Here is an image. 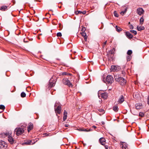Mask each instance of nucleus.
<instances>
[{"mask_svg":"<svg viewBox=\"0 0 149 149\" xmlns=\"http://www.w3.org/2000/svg\"><path fill=\"white\" fill-rule=\"evenodd\" d=\"M59 27L61 28V24H59Z\"/></svg>","mask_w":149,"mask_h":149,"instance_id":"nucleus-54","label":"nucleus"},{"mask_svg":"<svg viewBox=\"0 0 149 149\" xmlns=\"http://www.w3.org/2000/svg\"><path fill=\"white\" fill-rule=\"evenodd\" d=\"M71 74L68 73L67 72H63L62 73V75H70Z\"/></svg>","mask_w":149,"mask_h":149,"instance_id":"nucleus-34","label":"nucleus"},{"mask_svg":"<svg viewBox=\"0 0 149 149\" xmlns=\"http://www.w3.org/2000/svg\"><path fill=\"white\" fill-rule=\"evenodd\" d=\"M113 110L115 112H117L118 110V107L117 106H114L113 107Z\"/></svg>","mask_w":149,"mask_h":149,"instance_id":"nucleus-25","label":"nucleus"},{"mask_svg":"<svg viewBox=\"0 0 149 149\" xmlns=\"http://www.w3.org/2000/svg\"><path fill=\"white\" fill-rule=\"evenodd\" d=\"M12 132L11 131H6L5 132L2 133L0 134L1 136L3 138H5L6 137H9L10 135H11Z\"/></svg>","mask_w":149,"mask_h":149,"instance_id":"nucleus-5","label":"nucleus"},{"mask_svg":"<svg viewBox=\"0 0 149 149\" xmlns=\"http://www.w3.org/2000/svg\"><path fill=\"white\" fill-rule=\"evenodd\" d=\"M107 43V41H105L103 43V47H104V46L106 45V43Z\"/></svg>","mask_w":149,"mask_h":149,"instance_id":"nucleus-44","label":"nucleus"},{"mask_svg":"<svg viewBox=\"0 0 149 149\" xmlns=\"http://www.w3.org/2000/svg\"><path fill=\"white\" fill-rule=\"evenodd\" d=\"M136 12L138 15H141L144 14V11L142 8H139L137 9Z\"/></svg>","mask_w":149,"mask_h":149,"instance_id":"nucleus-9","label":"nucleus"},{"mask_svg":"<svg viewBox=\"0 0 149 149\" xmlns=\"http://www.w3.org/2000/svg\"><path fill=\"white\" fill-rule=\"evenodd\" d=\"M56 35L57 37H61L62 36V34L61 32H58L57 33Z\"/></svg>","mask_w":149,"mask_h":149,"instance_id":"nucleus-38","label":"nucleus"},{"mask_svg":"<svg viewBox=\"0 0 149 149\" xmlns=\"http://www.w3.org/2000/svg\"><path fill=\"white\" fill-rule=\"evenodd\" d=\"M33 125L32 123H29L27 127L28 132H29L33 128Z\"/></svg>","mask_w":149,"mask_h":149,"instance_id":"nucleus-14","label":"nucleus"},{"mask_svg":"<svg viewBox=\"0 0 149 149\" xmlns=\"http://www.w3.org/2000/svg\"><path fill=\"white\" fill-rule=\"evenodd\" d=\"M130 28V29H134V27L133 25L132 24H130L129 26Z\"/></svg>","mask_w":149,"mask_h":149,"instance_id":"nucleus-42","label":"nucleus"},{"mask_svg":"<svg viewBox=\"0 0 149 149\" xmlns=\"http://www.w3.org/2000/svg\"><path fill=\"white\" fill-rule=\"evenodd\" d=\"M147 104L149 105V96L148 97Z\"/></svg>","mask_w":149,"mask_h":149,"instance_id":"nucleus-45","label":"nucleus"},{"mask_svg":"<svg viewBox=\"0 0 149 149\" xmlns=\"http://www.w3.org/2000/svg\"><path fill=\"white\" fill-rule=\"evenodd\" d=\"M113 79L111 75H108L107 77L106 80L109 84H111L113 81Z\"/></svg>","mask_w":149,"mask_h":149,"instance_id":"nucleus-6","label":"nucleus"},{"mask_svg":"<svg viewBox=\"0 0 149 149\" xmlns=\"http://www.w3.org/2000/svg\"><path fill=\"white\" fill-rule=\"evenodd\" d=\"M81 34L82 36L84 37L85 41H86L87 38V36L86 35V33L85 32H82L81 33Z\"/></svg>","mask_w":149,"mask_h":149,"instance_id":"nucleus-21","label":"nucleus"},{"mask_svg":"<svg viewBox=\"0 0 149 149\" xmlns=\"http://www.w3.org/2000/svg\"><path fill=\"white\" fill-rule=\"evenodd\" d=\"M122 74H123L124 75V74H125V72L123 71H122Z\"/></svg>","mask_w":149,"mask_h":149,"instance_id":"nucleus-53","label":"nucleus"},{"mask_svg":"<svg viewBox=\"0 0 149 149\" xmlns=\"http://www.w3.org/2000/svg\"><path fill=\"white\" fill-rule=\"evenodd\" d=\"M85 27H83L81 31L82 32H85Z\"/></svg>","mask_w":149,"mask_h":149,"instance_id":"nucleus-43","label":"nucleus"},{"mask_svg":"<svg viewBox=\"0 0 149 149\" xmlns=\"http://www.w3.org/2000/svg\"><path fill=\"white\" fill-rule=\"evenodd\" d=\"M132 58V56L131 55H128L126 56L127 61H130Z\"/></svg>","mask_w":149,"mask_h":149,"instance_id":"nucleus-26","label":"nucleus"},{"mask_svg":"<svg viewBox=\"0 0 149 149\" xmlns=\"http://www.w3.org/2000/svg\"><path fill=\"white\" fill-rule=\"evenodd\" d=\"M114 78L116 81L119 82L121 85H124L126 84V80L123 77H120L118 75H115Z\"/></svg>","mask_w":149,"mask_h":149,"instance_id":"nucleus-1","label":"nucleus"},{"mask_svg":"<svg viewBox=\"0 0 149 149\" xmlns=\"http://www.w3.org/2000/svg\"><path fill=\"white\" fill-rule=\"evenodd\" d=\"M57 80V78L55 76H53L50 79L48 84V88L50 89L55 85Z\"/></svg>","mask_w":149,"mask_h":149,"instance_id":"nucleus-2","label":"nucleus"},{"mask_svg":"<svg viewBox=\"0 0 149 149\" xmlns=\"http://www.w3.org/2000/svg\"><path fill=\"white\" fill-rule=\"evenodd\" d=\"M105 139L104 138H101L99 139V141L100 144L102 145H104L105 144Z\"/></svg>","mask_w":149,"mask_h":149,"instance_id":"nucleus-18","label":"nucleus"},{"mask_svg":"<svg viewBox=\"0 0 149 149\" xmlns=\"http://www.w3.org/2000/svg\"><path fill=\"white\" fill-rule=\"evenodd\" d=\"M26 96V94L24 92H22L21 94V96L22 97H24Z\"/></svg>","mask_w":149,"mask_h":149,"instance_id":"nucleus-30","label":"nucleus"},{"mask_svg":"<svg viewBox=\"0 0 149 149\" xmlns=\"http://www.w3.org/2000/svg\"><path fill=\"white\" fill-rule=\"evenodd\" d=\"M83 144H84V146H85V144L84 143H83Z\"/></svg>","mask_w":149,"mask_h":149,"instance_id":"nucleus-58","label":"nucleus"},{"mask_svg":"<svg viewBox=\"0 0 149 149\" xmlns=\"http://www.w3.org/2000/svg\"><path fill=\"white\" fill-rule=\"evenodd\" d=\"M67 113L65 110L64 111L63 113V120L65 121L67 119Z\"/></svg>","mask_w":149,"mask_h":149,"instance_id":"nucleus-22","label":"nucleus"},{"mask_svg":"<svg viewBox=\"0 0 149 149\" xmlns=\"http://www.w3.org/2000/svg\"><path fill=\"white\" fill-rule=\"evenodd\" d=\"M98 111L101 112H102V113H103V112H104V110L102 109H98Z\"/></svg>","mask_w":149,"mask_h":149,"instance_id":"nucleus-40","label":"nucleus"},{"mask_svg":"<svg viewBox=\"0 0 149 149\" xmlns=\"http://www.w3.org/2000/svg\"><path fill=\"white\" fill-rule=\"evenodd\" d=\"M56 116H58V115H57V114H56Z\"/></svg>","mask_w":149,"mask_h":149,"instance_id":"nucleus-59","label":"nucleus"},{"mask_svg":"<svg viewBox=\"0 0 149 149\" xmlns=\"http://www.w3.org/2000/svg\"><path fill=\"white\" fill-rule=\"evenodd\" d=\"M5 108V106L4 105L2 104L0 105V109L4 110Z\"/></svg>","mask_w":149,"mask_h":149,"instance_id":"nucleus-31","label":"nucleus"},{"mask_svg":"<svg viewBox=\"0 0 149 149\" xmlns=\"http://www.w3.org/2000/svg\"><path fill=\"white\" fill-rule=\"evenodd\" d=\"M7 144L4 141H0V148L1 149H6Z\"/></svg>","mask_w":149,"mask_h":149,"instance_id":"nucleus-8","label":"nucleus"},{"mask_svg":"<svg viewBox=\"0 0 149 149\" xmlns=\"http://www.w3.org/2000/svg\"><path fill=\"white\" fill-rule=\"evenodd\" d=\"M122 145L121 147L124 149H127V143L125 142H122L121 143Z\"/></svg>","mask_w":149,"mask_h":149,"instance_id":"nucleus-20","label":"nucleus"},{"mask_svg":"<svg viewBox=\"0 0 149 149\" xmlns=\"http://www.w3.org/2000/svg\"><path fill=\"white\" fill-rule=\"evenodd\" d=\"M135 107L136 109H142L143 107V105L141 103H136L135 104Z\"/></svg>","mask_w":149,"mask_h":149,"instance_id":"nucleus-15","label":"nucleus"},{"mask_svg":"<svg viewBox=\"0 0 149 149\" xmlns=\"http://www.w3.org/2000/svg\"><path fill=\"white\" fill-rule=\"evenodd\" d=\"M35 142H34V140H28L22 143V145L26 144V145H31L35 143Z\"/></svg>","mask_w":149,"mask_h":149,"instance_id":"nucleus-11","label":"nucleus"},{"mask_svg":"<svg viewBox=\"0 0 149 149\" xmlns=\"http://www.w3.org/2000/svg\"><path fill=\"white\" fill-rule=\"evenodd\" d=\"M2 112H0V113H1Z\"/></svg>","mask_w":149,"mask_h":149,"instance_id":"nucleus-60","label":"nucleus"},{"mask_svg":"<svg viewBox=\"0 0 149 149\" xmlns=\"http://www.w3.org/2000/svg\"><path fill=\"white\" fill-rule=\"evenodd\" d=\"M127 11V9H126L124 11H122L120 13L122 15H123Z\"/></svg>","mask_w":149,"mask_h":149,"instance_id":"nucleus-36","label":"nucleus"},{"mask_svg":"<svg viewBox=\"0 0 149 149\" xmlns=\"http://www.w3.org/2000/svg\"><path fill=\"white\" fill-rule=\"evenodd\" d=\"M78 130H79V131H85V132H87L88 131L86 129H84L82 128H79L77 129Z\"/></svg>","mask_w":149,"mask_h":149,"instance_id":"nucleus-28","label":"nucleus"},{"mask_svg":"<svg viewBox=\"0 0 149 149\" xmlns=\"http://www.w3.org/2000/svg\"><path fill=\"white\" fill-rule=\"evenodd\" d=\"M106 79H103V81L104 82V83H106Z\"/></svg>","mask_w":149,"mask_h":149,"instance_id":"nucleus-49","label":"nucleus"},{"mask_svg":"<svg viewBox=\"0 0 149 149\" xmlns=\"http://www.w3.org/2000/svg\"><path fill=\"white\" fill-rule=\"evenodd\" d=\"M114 16L116 17H118L119 16V15H118V14L117 13V12L116 11H114Z\"/></svg>","mask_w":149,"mask_h":149,"instance_id":"nucleus-32","label":"nucleus"},{"mask_svg":"<svg viewBox=\"0 0 149 149\" xmlns=\"http://www.w3.org/2000/svg\"><path fill=\"white\" fill-rule=\"evenodd\" d=\"M101 123H102V125H104L105 124V123L104 121H102L101 122Z\"/></svg>","mask_w":149,"mask_h":149,"instance_id":"nucleus-51","label":"nucleus"},{"mask_svg":"<svg viewBox=\"0 0 149 149\" xmlns=\"http://www.w3.org/2000/svg\"><path fill=\"white\" fill-rule=\"evenodd\" d=\"M24 42H28V41H26V40H25V39H24Z\"/></svg>","mask_w":149,"mask_h":149,"instance_id":"nucleus-55","label":"nucleus"},{"mask_svg":"<svg viewBox=\"0 0 149 149\" xmlns=\"http://www.w3.org/2000/svg\"><path fill=\"white\" fill-rule=\"evenodd\" d=\"M61 105H58L56 108H54V110L56 113L60 114L61 112Z\"/></svg>","mask_w":149,"mask_h":149,"instance_id":"nucleus-10","label":"nucleus"},{"mask_svg":"<svg viewBox=\"0 0 149 149\" xmlns=\"http://www.w3.org/2000/svg\"><path fill=\"white\" fill-rule=\"evenodd\" d=\"M24 42H28V41H26V40H25V39H24Z\"/></svg>","mask_w":149,"mask_h":149,"instance_id":"nucleus-56","label":"nucleus"},{"mask_svg":"<svg viewBox=\"0 0 149 149\" xmlns=\"http://www.w3.org/2000/svg\"><path fill=\"white\" fill-rule=\"evenodd\" d=\"M139 116L141 117H143L144 116V114L143 112H140L139 113Z\"/></svg>","mask_w":149,"mask_h":149,"instance_id":"nucleus-33","label":"nucleus"},{"mask_svg":"<svg viewBox=\"0 0 149 149\" xmlns=\"http://www.w3.org/2000/svg\"><path fill=\"white\" fill-rule=\"evenodd\" d=\"M86 11H84L83 12L81 11V13L83 14H85L86 13Z\"/></svg>","mask_w":149,"mask_h":149,"instance_id":"nucleus-46","label":"nucleus"},{"mask_svg":"<svg viewBox=\"0 0 149 149\" xmlns=\"http://www.w3.org/2000/svg\"><path fill=\"white\" fill-rule=\"evenodd\" d=\"M92 127L93 128H94V129H95V128H97L96 127V126H94V125Z\"/></svg>","mask_w":149,"mask_h":149,"instance_id":"nucleus-50","label":"nucleus"},{"mask_svg":"<svg viewBox=\"0 0 149 149\" xmlns=\"http://www.w3.org/2000/svg\"><path fill=\"white\" fill-rule=\"evenodd\" d=\"M132 51L131 50H128L127 52V54L129 55H131L132 54Z\"/></svg>","mask_w":149,"mask_h":149,"instance_id":"nucleus-29","label":"nucleus"},{"mask_svg":"<svg viewBox=\"0 0 149 149\" xmlns=\"http://www.w3.org/2000/svg\"><path fill=\"white\" fill-rule=\"evenodd\" d=\"M137 29L139 31H141V30H144L145 29V28L144 26H137Z\"/></svg>","mask_w":149,"mask_h":149,"instance_id":"nucleus-24","label":"nucleus"},{"mask_svg":"<svg viewBox=\"0 0 149 149\" xmlns=\"http://www.w3.org/2000/svg\"><path fill=\"white\" fill-rule=\"evenodd\" d=\"M125 100L124 97L122 95H121L118 99V104H122Z\"/></svg>","mask_w":149,"mask_h":149,"instance_id":"nucleus-12","label":"nucleus"},{"mask_svg":"<svg viewBox=\"0 0 149 149\" xmlns=\"http://www.w3.org/2000/svg\"><path fill=\"white\" fill-rule=\"evenodd\" d=\"M11 135H10L8 137V141L11 144H13V143H15V140L11 136Z\"/></svg>","mask_w":149,"mask_h":149,"instance_id":"nucleus-13","label":"nucleus"},{"mask_svg":"<svg viewBox=\"0 0 149 149\" xmlns=\"http://www.w3.org/2000/svg\"><path fill=\"white\" fill-rule=\"evenodd\" d=\"M57 104H60L59 102H56L54 104V107H55L57 106Z\"/></svg>","mask_w":149,"mask_h":149,"instance_id":"nucleus-41","label":"nucleus"},{"mask_svg":"<svg viewBox=\"0 0 149 149\" xmlns=\"http://www.w3.org/2000/svg\"><path fill=\"white\" fill-rule=\"evenodd\" d=\"M62 82L63 84L72 87L73 86L72 84L68 79H64L62 80Z\"/></svg>","mask_w":149,"mask_h":149,"instance_id":"nucleus-4","label":"nucleus"},{"mask_svg":"<svg viewBox=\"0 0 149 149\" xmlns=\"http://www.w3.org/2000/svg\"><path fill=\"white\" fill-rule=\"evenodd\" d=\"M44 134L45 135V136H48V134L47 133H45Z\"/></svg>","mask_w":149,"mask_h":149,"instance_id":"nucleus-48","label":"nucleus"},{"mask_svg":"<svg viewBox=\"0 0 149 149\" xmlns=\"http://www.w3.org/2000/svg\"><path fill=\"white\" fill-rule=\"evenodd\" d=\"M102 97L104 99H106L108 97V94L106 92H104L101 94Z\"/></svg>","mask_w":149,"mask_h":149,"instance_id":"nucleus-19","label":"nucleus"},{"mask_svg":"<svg viewBox=\"0 0 149 149\" xmlns=\"http://www.w3.org/2000/svg\"><path fill=\"white\" fill-rule=\"evenodd\" d=\"M68 125L67 124H65V126L66 127H68Z\"/></svg>","mask_w":149,"mask_h":149,"instance_id":"nucleus-52","label":"nucleus"},{"mask_svg":"<svg viewBox=\"0 0 149 149\" xmlns=\"http://www.w3.org/2000/svg\"><path fill=\"white\" fill-rule=\"evenodd\" d=\"M125 34L126 37L129 39H131L133 37V36L129 31L125 32Z\"/></svg>","mask_w":149,"mask_h":149,"instance_id":"nucleus-16","label":"nucleus"},{"mask_svg":"<svg viewBox=\"0 0 149 149\" xmlns=\"http://www.w3.org/2000/svg\"><path fill=\"white\" fill-rule=\"evenodd\" d=\"M121 69L120 67L117 65H112L111 67V70L112 71L117 72Z\"/></svg>","mask_w":149,"mask_h":149,"instance_id":"nucleus-7","label":"nucleus"},{"mask_svg":"<svg viewBox=\"0 0 149 149\" xmlns=\"http://www.w3.org/2000/svg\"><path fill=\"white\" fill-rule=\"evenodd\" d=\"M115 28L116 31L118 32H120L122 30V29L117 26H116Z\"/></svg>","mask_w":149,"mask_h":149,"instance_id":"nucleus-23","label":"nucleus"},{"mask_svg":"<svg viewBox=\"0 0 149 149\" xmlns=\"http://www.w3.org/2000/svg\"><path fill=\"white\" fill-rule=\"evenodd\" d=\"M9 7L8 6L3 5L1 6L0 10L2 11H5L8 9Z\"/></svg>","mask_w":149,"mask_h":149,"instance_id":"nucleus-17","label":"nucleus"},{"mask_svg":"<svg viewBox=\"0 0 149 149\" xmlns=\"http://www.w3.org/2000/svg\"><path fill=\"white\" fill-rule=\"evenodd\" d=\"M143 22L144 19L143 18V16H142L140 19V24H142L143 23Z\"/></svg>","mask_w":149,"mask_h":149,"instance_id":"nucleus-27","label":"nucleus"},{"mask_svg":"<svg viewBox=\"0 0 149 149\" xmlns=\"http://www.w3.org/2000/svg\"><path fill=\"white\" fill-rule=\"evenodd\" d=\"M75 13L76 15H78V14H81V11L79 10H77L75 12Z\"/></svg>","mask_w":149,"mask_h":149,"instance_id":"nucleus-37","label":"nucleus"},{"mask_svg":"<svg viewBox=\"0 0 149 149\" xmlns=\"http://www.w3.org/2000/svg\"><path fill=\"white\" fill-rule=\"evenodd\" d=\"M104 147L105 149H108V146H107L105 145Z\"/></svg>","mask_w":149,"mask_h":149,"instance_id":"nucleus-47","label":"nucleus"},{"mask_svg":"<svg viewBox=\"0 0 149 149\" xmlns=\"http://www.w3.org/2000/svg\"><path fill=\"white\" fill-rule=\"evenodd\" d=\"M46 14V15H49V14H48V13H47Z\"/></svg>","mask_w":149,"mask_h":149,"instance_id":"nucleus-57","label":"nucleus"},{"mask_svg":"<svg viewBox=\"0 0 149 149\" xmlns=\"http://www.w3.org/2000/svg\"><path fill=\"white\" fill-rule=\"evenodd\" d=\"M130 31L132 33H133L134 35H136L137 34V32L135 30H130Z\"/></svg>","mask_w":149,"mask_h":149,"instance_id":"nucleus-35","label":"nucleus"},{"mask_svg":"<svg viewBox=\"0 0 149 149\" xmlns=\"http://www.w3.org/2000/svg\"><path fill=\"white\" fill-rule=\"evenodd\" d=\"M24 128L21 127L16 128L14 130V133L17 136H19L23 134L24 132Z\"/></svg>","mask_w":149,"mask_h":149,"instance_id":"nucleus-3","label":"nucleus"},{"mask_svg":"<svg viewBox=\"0 0 149 149\" xmlns=\"http://www.w3.org/2000/svg\"><path fill=\"white\" fill-rule=\"evenodd\" d=\"M114 52L113 51V49L111 50L109 52V54H114Z\"/></svg>","mask_w":149,"mask_h":149,"instance_id":"nucleus-39","label":"nucleus"}]
</instances>
